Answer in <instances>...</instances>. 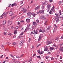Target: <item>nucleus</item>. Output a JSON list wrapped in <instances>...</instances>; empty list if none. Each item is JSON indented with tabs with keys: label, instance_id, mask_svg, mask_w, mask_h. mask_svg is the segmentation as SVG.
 <instances>
[{
	"label": "nucleus",
	"instance_id": "0eeeda50",
	"mask_svg": "<svg viewBox=\"0 0 63 63\" xmlns=\"http://www.w3.org/2000/svg\"><path fill=\"white\" fill-rule=\"evenodd\" d=\"M33 25L35 26H37L38 25V23L35 22H33Z\"/></svg>",
	"mask_w": 63,
	"mask_h": 63
},
{
	"label": "nucleus",
	"instance_id": "338daca9",
	"mask_svg": "<svg viewBox=\"0 0 63 63\" xmlns=\"http://www.w3.org/2000/svg\"><path fill=\"white\" fill-rule=\"evenodd\" d=\"M31 34H34L33 32H31Z\"/></svg>",
	"mask_w": 63,
	"mask_h": 63
},
{
	"label": "nucleus",
	"instance_id": "dca6fc26",
	"mask_svg": "<svg viewBox=\"0 0 63 63\" xmlns=\"http://www.w3.org/2000/svg\"><path fill=\"white\" fill-rule=\"evenodd\" d=\"M41 38H42V36H40L38 40V42H39V41H40V40H41Z\"/></svg>",
	"mask_w": 63,
	"mask_h": 63
},
{
	"label": "nucleus",
	"instance_id": "ea45409f",
	"mask_svg": "<svg viewBox=\"0 0 63 63\" xmlns=\"http://www.w3.org/2000/svg\"><path fill=\"white\" fill-rule=\"evenodd\" d=\"M3 17V16L2 15H1V16L0 17V18H2Z\"/></svg>",
	"mask_w": 63,
	"mask_h": 63
},
{
	"label": "nucleus",
	"instance_id": "864d4df0",
	"mask_svg": "<svg viewBox=\"0 0 63 63\" xmlns=\"http://www.w3.org/2000/svg\"><path fill=\"white\" fill-rule=\"evenodd\" d=\"M16 36L14 35L13 36L14 38H16Z\"/></svg>",
	"mask_w": 63,
	"mask_h": 63
},
{
	"label": "nucleus",
	"instance_id": "72a5a7b5",
	"mask_svg": "<svg viewBox=\"0 0 63 63\" xmlns=\"http://www.w3.org/2000/svg\"><path fill=\"white\" fill-rule=\"evenodd\" d=\"M1 47L2 48H4V46L3 45H1Z\"/></svg>",
	"mask_w": 63,
	"mask_h": 63
},
{
	"label": "nucleus",
	"instance_id": "c85d7f7f",
	"mask_svg": "<svg viewBox=\"0 0 63 63\" xmlns=\"http://www.w3.org/2000/svg\"><path fill=\"white\" fill-rule=\"evenodd\" d=\"M36 22H37V23H39V20L37 19L36 20Z\"/></svg>",
	"mask_w": 63,
	"mask_h": 63
},
{
	"label": "nucleus",
	"instance_id": "f257e3e1",
	"mask_svg": "<svg viewBox=\"0 0 63 63\" xmlns=\"http://www.w3.org/2000/svg\"><path fill=\"white\" fill-rule=\"evenodd\" d=\"M32 15V13L30 12H28L27 14V15L28 17H30L31 15Z\"/></svg>",
	"mask_w": 63,
	"mask_h": 63
},
{
	"label": "nucleus",
	"instance_id": "4d7b16f0",
	"mask_svg": "<svg viewBox=\"0 0 63 63\" xmlns=\"http://www.w3.org/2000/svg\"><path fill=\"white\" fill-rule=\"evenodd\" d=\"M51 60H54V59L53 58V57L52 58H51Z\"/></svg>",
	"mask_w": 63,
	"mask_h": 63
},
{
	"label": "nucleus",
	"instance_id": "39448f33",
	"mask_svg": "<svg viewBox=\"0 0 63 63\" xmlns=\"http://www.w3.org/2000/svg\"><path fill=\"white\" fill-rule=\"evenodd\" d=\"M44 10H40L39 11L40 14H44Z\"/></svg>",
	"mask_w": 63,
	"mask_h": 63
},
{
	"label": "nucleus",
	"instance_id": "473e14b6",
	"mask_svg": "<svg viewBox=\"0 0 63 63\" xmlns=\"http://www.w3.org/2000/svg\"><path fill=\"white\" fill-rule=\"evenodd\" d=\"M37 58H39L40 59H41V58L40 57V56H39L37 57Z\"/></svg>",
	"mask_w": 63,
	"mask_h": 63
},
{
	"label": "nucleus",
	"instance_id": "f8f14e48",
	"mask_svg": "<svg viewBox=\"0 0 63 63\" xmlns=\"http://www.w3.org/2000/svg\"><path fill=\"white\" fill-rule=\"evenodd\" d=\"M19 44L21 46H22V44H23V42L22 41V40L21 41V42Z\"/></svg>",
	"mask_w": 63,
	"mask_h": 63
},
{
	"label": "nucleus",
	"instance_id": "e433bc0d",
	"mask_svg": "<svg viewBox=\"0 0 63 63\" xmlns=\"http://www.w3.org/2000/svg\"><path fill=\"white\" fill-rule=\"evenodd\" d=\"M23 33H24V32H23L21 33V34H20V35H23Z\"/></svg>",
	"mask_w": 63,
	"mask_h": 63
},
{
	"label": "nucleus",
	"instance_id": "f03ea898",
	"mask_svg": "<svg viewBox=\"0 0 63 63\" xmlns=\"http://www.w3.org/2000/svg\"><path fill=\"white\" fill-rule=\"evenodd\" d=\"M13 22L12 21H10V20H9L8 21V25L10 26L12 24Z\"/></svg>",
	"mask_w": 63,
	"mask_h": 63
},
{
	"label": "nucleus",
	"instance_id": "8fccbe9b",
	"mask_svg": "<svg viewBox=\"0 0 63 63\" xmlns=\"http://www.w3.org/2000/svg\"><path fill=\"white\" fill-rule=\"evenodd\" d=\"M57 19V17H55V20H56Z\"/></svg>",
	"mask_w": 63,
	"mask_h": 63
},
{
	"label": "nucleus",
	"instance_id": "2eb2a0df",
	"mask_svg": "<svg viewBox=\"0 0 63 63\" xmlns=\"http://www.w3.org/2000/svg\"><path fill=\"white\" fill-rule=\"evenodd\" d=\"M56 30H57V28H56V27L54 29V32H55L56 31Z\"/></svg>",
	"mask_w": 63,
	"mask_h": 63
},
{
	"label": "nucleus",
	"instance_id": "603ef678",
	"mask_svg": "<svg viewBox=\"0 0 63 63\" xmlns=\"http://www.w3.org/2000/svg\"><path fill=\"white\" fill-rule=\"evenodd\" d=\"M39 13H39V11L38 12H36V14H38Z\"/></svg>",
	"mask_w": 63,
	"mask_h": 63
},
{
	"label": "nucleus",
	"instance_id": "58836bf2",
	"mask_svg": "<svg viewBox=\"0 0 63 63\" xmlns=\"http://www.w3.org/2000/svg\"><path fill=\"white\" fill-rule=\"evenodd\" d=\"M16 57L17 58H20V57H19V56H16Z\"/></svg>",
	"mask_w": 63,
	"mask_h": 63
},
{
	"label": "nucleus",
	"instance_id": "e2e57ef3",
	"mask_svg": "<svg viewBox=\"0 0 63 63\" xmlns=\"http://www.w3.org/2000/svg\"><path fill=\"white\" fill-rule=\"evenodd\" d=\"M3 33V34H4V35H6V33L5 32H4Z\"/></svg>",
	"mask_w": 63,
	"mask_h": 63
},
{
	"label": "nucleus",
	"instance_id": "7ed1b4c3",
	"mask_svg": "<svg viewBox=\"0 0 63 63\" xmlns=\"http://www.w3.org/2000/svg\"><path fill=\"white\" fill-rule=\"evenodd\" d=\"M30 26V24H28L27 25V27L25 29L24 31V32H26V31H27V29H29V27Z\"/></svg>",
	"mask_w": 63,
	"mask_h": 63
},
{
	"label": "nucleus",
	"instance_id": "6ab92c4d",
	"mask_svg": "<svg viewBox=\"0 0 63 63\" xmlns=\"http://www.w3.org/2000/svg\"><path fill=\"white\" fill-rule=\"evenodd\" d=\"M53 49H54V48L51 47H50V50H52Z\"/></svg>",
	"mask_w": 63,
	"mask_h": 63
},
{
	"label": "nucleus",
	"instance_id": "a18cd8bd",
	"mask_svg": "<svg viewBox=\"0 0 63 63\" xmlns=\"http://www.w3.org/2000/svg\"><path fill=\"white\" fill-rule=\"evenodd\" d=\"M36 55V54H34L33 55V57H34V56H35Z\"/></svg>",
	"mask_w": 63,
	"mask_h": 63
},
{
	"label": "nucleus",
	"instance_id": "4be33fe9",
	"mask_svg": "<svg viewBox=\"0 0 63 63\" xmlns=\"http://www.w3.org/2000/svg\"><path fill=\"white\" fill-rule=\"evenodd\" d=\"M59 39V37H57L56 39H55V40H57V41H58Z\"/></svg>",
	"mask_w": 63,
	"mask_h": 63
},
{
	"label": "nucleus",
	"instance_id": "c03bdc74",
	"mask_svg": "<svg viewBox=\"0 0 63 63\" xmlns=\"http://www.w3.org/2000/svg\"><path fill=\"white\" fill-rule=\"evenodd\" d=\"M41 44H39V45L37 46V47H39V46H41Z\"/></svg>",
	"mask_w": 63,
	"mask_h": 63
},
{
	"label": "nucleus",
	"instance_id": "774afa93",
	"mask_svg": "<svg viewBox=\"0 0 63 63\" xmlns=\"http://www.w3.org/2000/svg\"><path fill=\"white\" fill-rule=\"evenodd\" d=\"M3 16H4L5 15V12H4L2 14Z\"/></svg>",
	"mask_w": 63,
	"mask_h": 63
},
{
	"label": "nucleus",
	"instance_id": "69168bd1",
	"mask_svg": "<svg viewBox=\"0 0 63 63\" xmlns=\"http://www.w3.org/2000/svg\"><path fill=\"white\" fill-rule=\"evenodd\" d=\"M21 37L20 36H18V38H20Z\"/></svg>",
	"mask_w": 63,
	"mask_h": 63
},
{
	"label": "nucleus",
	"instance_id": "412c9836",
	"mask_svg": "<svg viewBox=\"0 0 63 63\" xmlns=\"http://www.w3.org/2000/svg\"><path fill=\"white\" fill-rule=\"evenodd\" d=\"M41 8L42 9V10H44V9H45V7L43 6H42Z\"/></svg>",
	"mask_w": 63,
	"mask_h": 63
},
{
	"label": "nucleus",
	"instance_id": "c9c22d12",
	"mask_svg": "<svg viewBox=\"0 0 63 63\" xmlns=\"http://www.w3.org/2000/svg\"><path fill=\"white\" fill-rule=\"evenodd\" d=\"M16 4L15 3H14V4H12V7H13Z\"/></svg>",
	"mask_w": 63,
	"mask_h": 63
},
{
	"label": "nucleus",
	"instance_id": "4c0bfd02",
	"mask_svg": "<svg viewBox=\"0 0 63 63\" xmlns=\"http://www.w3.org/2000/svg\"><path fill=\"white\" fill-rule=\"evenodd\" d=\"M8 5H9L8 6V7H11V6H12V5L11 4H9Z\"/></svg>",
	"mask_w": 63,
	"mask_h": 63
},
{
	"label": "nucleus",
	"instance_id": "aec40b11",
	"mask_svg": "<svg viewBox=\"0 0 63 63\" xmlns=\"http://www.w3.org/2000/svg\"><path fill=\"white\" fill-rule=\"evenodd\" d=\"M6 23V20L4 21L3 22V24L4 25V24H5Z\"/></svg>",
	"mask_w": 63,
	"mask_h": 63
},
{
	"label": "nucleus",
	"instance_id": "b1692460",
	"mask_svg": "<svg viewBox=\"0 0 63 63\" xmlns=\"http://www.w3.org/2000/svg\"><path fill=\"white\" fill-rule=\"evenodd\" d=\"M46 31V30L45 29H43L42 30V32L43 33H44L45 32V31Z\"/></svg>",
	"mask_w": 63,
	"mask_h": 63
},
{
	"label": "nucleus",
	"instance_id": "ddd939ff",
	"mask_svg": "<svg viewBox=\"0 0 63 63\" xmlns=\"http://www.w3.org/2000/svg\"><path fill=\"white\" fill-rule=\"evenodd\" d=\"M60 50L62 51V52H63V47H62V48H60L59 49Z\"/></svg>",
	"mask_w": 63,
	"mask_h": 63
},
{
	"label": "nucleus",
	"instance_id": "6e6d98bb",
	"mask_svg": "<svg viewBox=\"0 0 63 63\" xmlns=\"http://www.w3.org/2000/svg\"><path fill=\"white\" fill-rule=\"evenodd\" d=\"M8 35H10V36H11V35H12V34L9 33V34H8Z\"/></svg>",
	"mask_w": 63,
	"mask_h": 63
},
{
	"label": "nucleus",
	"instance_id": "13d9d810",
	"mask_svg": "<svg viewBox=\"0 0 63 63\" xmlns=\"http://www.w3.org/2000/svg\"><path fill=\"white\" fill-rule=\"evenodd\" d=\"M56 16H58V14H55Z\"/></svg>",
	"mask_w": 63,
	"mask_h": 63
},
{
	"label": "nucleus",
	"instance_id": "bb28decb",
	"mask_svg": "<svg viewBox=\"0 0 63 63\" xmlns=\"http://www.w3.org/2000/svg\"><path fill=\"white\" fill-rule=\"evenodd\" d=\"M48 58H49V56H47L46 57V58L47 59Z\"/></svg>",
	"mask_w": 63,
	"mask_h": 63
},
{
	"label": "nucleus",
	"instance_id": "09e8293b",
	"mask_svg": "<svg viewBox=\"0 0 63 63\" xmlns=\"http://www.w3.org/2000/svg\"><path fill=\"white\" fill-rule=\"evenodd\" d=\"M61 39H63V35L61 37Z\"/></svg>",
	"mask_w": 63,
	"mask_h": 63
},
{
	"label": "nucleus",
	"instance_id": "9d476101",
	"mask_svg": "<svg viewBox=\"0 0 63 63\" xmlns=\"http://www.w3.org/2000/svg\"><path fill=\"white\" fill-rule=\"evenodd\" d=\"M51 42L47 41V45L51 44Z\"/></svg>",
	"mask_w": 63,
	"mask_h": 63
},
{
	"label": "nucleus",
	"instance_id": "a878e982",
	"mask_svg": "<svg viewBox=\"0 0 63 63\" xmlns=\"http://www.w3.org/2000/svg\"><path fill=\"white\" fill-rule=\"evenodd\" d=\"M32 15L33 16V17H35V16L36 15L35 14H33L32 13Z\"/></svg>",
	"mask_w": 63,
	"mask_h": 63
},
{
	"label": "nucleus",
	"instance_id": "2f4dec72",
	"mask_svg": "<svg viewBox=\"0 0 63 63\" xmlns=\"http://www.w3.org/2000/svg\"><path fill=\"white\" fill-rule=\"evenodd\" d=\"M44 4H45V5H47V1H45L44 3Z\"/></svg>",
	"mask_w": 63,
	"mask_h": 63
},
{
	"label": "nucleus",
	"instance_id": "6e6552de",
	"mask_svg": "<svg viewBox=\"0 0 63 63\" xmlns=\"http://www.w3.org/2000/svg\"><path fill=\"white\" fill-rule=\"evenodd\" d=\"M45 48L44 49V51H47V50H48V48H47V47H44Z\"/></svg>",
	"mask_w": 63,
	"mask_h": 63
},
{
	"label": "nucleus",
	"instance_id": "cd10ccee",
	"mask_svg": "<svg viewBox=\"0 0 63 63\" xmlns=\"http://www.w3.org/2000/svg\"><path fill=\"white\" fill-rule=\"evenodd\" d=\"M44 51H42L40 53V54H43V53H44Z\"/></svg>",
	"mask_w": 63,
	"mask_h": 63
},
{
	"label": "nucleus",
	"instance_id": "79ce46f5",
	"mask_svg": "<svg viewBox=\"0 0 63 63\" xmlns=\"http://www.w3.org/2000/svg\"><path fill=\"white\" fill-rule=\"evenodd\" d=\"M52 13V11H50L49 12V14H51V13Z\"/></svg>",
	"mask_w": 63,
	"mask_h": 63
},
{
	"label": "nucleus",
	"instance_id": "20e7f679",
	"mask_svg": "<svg viewBox=\"0 0 63 63\" xmlns=\"http://www.w3.org/2000/svg\"><path fill=\"white\" fill-rule=\"evenodd\" d=\"M54 8H55V7L54 6H53V7H52V8L51 10V11H52V13H54V12H55V10L54 9Z\"/></svg>",
	"mask_w": 63,
	"mask_h": 63
},
{
	"label": "nucleus",
	"instance_id": "f704fd0d",
	"mask_svg": "<svg viewBox=\"0 0 63 63\" xmlns=\"http://www.w3.org/2000/svg\"><path fill=\"white\" fill-rule=\"evenodd\" d=\"M59 13H60V15H61L62 14H61V10H60L59 11Z\"/></svg>",
	"mask_w": 63,
	"mask_h": 63
},
{
	"label": "nucleus",
	"instance_id": "5fc2aeb1",
	"mask_svg": "<svg viewBox=\"0 0 63 63\" xmlns=\"http://www.w3.org/2000/svg\"><path fill=\"white\" fill-rule=\"evenodd\" d=\"M16 63H20L19 61H17L16 62Z\"/></svg>",
	"mask_w": 63,
	"mask_h": 63
},
{
	"label": "nucleus",
	"instance_id": "a211bd4d",
	"mask_svg": "<svg viewBox=\"0 0 63 63\" xmlns=\"http://www.w3.org/2000/svg\"><path fill=\"white\" fill-rule=\"evenodd\" d=\"M9 11L6 12V13L5 14L4 16V17H6V16H7V14H8V13H9Z\"/></svg>",
	"mask_w": 63,
	"mask_h": 63
},
{
	"label": "nucleus",
	"instance_id": "4468645a",
	"mask_svg": "<svg viewBox=\"0 0 63 63\" xmlns=\"http://www.w3.org/2000/svg\"><path fill=\"white\" fill-rule=\"evenodd\" d=\"M39 8H40V7L38 6L37 7L35 8V10H38V9H39Z\"/></svg>",
	"mask_w": 63,
	"mask_h": 63
},
{
	"label": "nucleus",
	"instance_id": "bf43d9fd",
	"mask_svg": "<svg viewBox=\"0 0 63 63\" xmlns=\"http://www.w3.org/2000/svg\"><path fill=\"white\" fill-rule=\"evenodd\" d=\"M17 32H15L14 33V34H17Z\"/></svg>",
	"mask_w": 63,
	"mask_h": 63
},
{
	"label": "nucleus",
	"instance_id": "de8ad7c7",
	"mask_svg": "<svg viewBox=\"0 0 63 63\" xmlns=\"http://www.w3.org/2000/svg\"><path fill=\"white\" fill-rule=\"evenodd\" d=\"M11 57H12L13 58H14V56L13 55H11Z\"/></svg>",
	"mask_w": 63,
	"mask_h": 63
},
{
	"label": "nucleus",
	"instance_id": "49530a36",
	"mask_svg": "<svg viewBox=\"0 0 63 63\" xmlns=\"http://www.w3.org/2000/svg\"><path fill=\"white\" fill-rule=\"evenodd\" d=\"M31 38H30L29 39V42H30V41H31Z\"/></svg>",
	"mask_w": 63,
	"mask_h": 63
},
{
	"label": "nucleus",
	"instance_id": "5701e85b",
	"mask_svg": "<svg viewBox=\"0 0 63 63\" xmlns=\"http://www.w3.org/2000/svg\"><path fill=\"white\" fill-rule=\"evenodd\" d=\"M51 6L49 5H47V7L48 8H49Z\"/></svg>",
	"mask_w": 63,
	"mask_h": 63
},
{
	"label": "nucleus",
	"instance_id": "37998d69",
	"mask_svg": "<svg viewBox=\"0 0 63 63\" xmlns=\"http://www.w3.org/2000/svg\"><path fill=\"white\" fill-rule=\"evenodd\" d=\"M32 29H34V27L33 26H32Z\"/></svg>",
	"mask_w": 63,
	"mask_h": 63
},
{
	"label": "nucleus",
	"instance_id": "a19ab883",
	"mask_svg": "<svg viewBox=\"0 0 63 63\" xmlns=\"http://www.w3.org/2000/svg\"><path fill=\"white\" fill-rule=\"evenodd\" d=\"M39 32H42V31L41 29H40L39 30Z\"/></svg>",
	"mask_w": 63,
	"mask_h": 63
},
{
	"label": "nucleus",
	"instance_id": "3c124183",
	"mask_svg": "<svg viewBox=\"0 0 63 63\" xmlns=\"http://www.w3.org/2000/svg\"><path fill=\"white\" fill-rule=\"evenodd\" d=\"M37 52L38 53H39L40 54V50H38L37 51Z\"/></svg>",
	"mask_w": 63,
	"mask_h": 63
},
{
	"label": "nucleus",
	"instance_id": "052dcab7",
	"mask_svg": "<svg viewBox=\"0 0 63 63\" xmlns=\"http://www.w3.org/2000/svg\"><path fill=\"white\" fill-rule=\"evenodd\" d=\"M16 29H18V27H16Z\"/></svg>",
	"mask_w": 63,
	"mask_h": 63
},
{
	"label": "nucleus",
	"instance_id": "680f3d73",
	"mask_svg": "<svg viewBox=\"0 0 63 63\" xmlns=\"http://www.w3.org/2000/svg\"><path fill=\"white\" fill-rule=\"evenodd\" d=\"M21 22H24V21L23 20H22L20 21Z\"/></svg>",
	"mask_w": 63,
	"mask_h": 63
},
{
	"label": "nucleus",
	"instance_id": "c756f323",
	"mask_svg": "<svg viewBox=\"0 0 63 63\" xmlns=\"http://www.w3.org/2000/svg\"><path fill=\"white\" fill-rule=\"evenodd\" d=\"M59 19H57L56 20V22H58L59 21Z\"/></svg>",
	"mask_w": 63,
	"mask_h": 63
},
{
	"label": "nucleus",
	"instance_id": "1a4fd4ad",
	"mask_svg": "<svg viewBox=\"0 0 63 63\" xmlns=\"http://www.w3.org/2000/svg\"><path fill=\"white\" fill-rule=\"evenodd\" d=\"M34 32L36 34H38V31L37 30L36 31L35 30H34Z\"/></svg>",
	"mask_w": 63,
	"mask_h": 63
},
{
	"label": "nucleus",
	"instance_id": "f3484780",
	"mask_svg": "<svg viewBox=\"0 0 63 63\" xmlns=\"http://www.w3.org/2000/svg\"><path fill=\"white\" fill-rule=\"evenodd\" d=\"M51 27L50 26H49L47 28V31L48 30H49V29Z\"/></svg>",
	"mask_w": 63,
	"mask_h": 63
},
{
	"label": "nucleus",
	"instance_id": "423d86ee",
	"mask_svg": "<svg viewBox=\"0 0 63 63\" xmlns=\"http://www.w3.org/2000/svg\"><path fill=\"white\" fill-rule=\"evenodd\" d=\"M40 18L41 19H46V18L45 17V16H44L43 15H42L40 17Z\"/></svg>",
	"mask_w": 63,
	"mask_h": 63
},
{
	"label": "nucleus",
	"instance_id": "393cba45",
	"mask_svg": "<svg viewBox=\"0 0 63 63\" xmlns=\"http://www.w3.org/2000/svg\"><path fill=\"white\" fill-rule=\"evenodd\" d=\"M27 11V9H25L24 10V13H26V12Z\"/></svg>",
	"mask_w": 63,
	"mask_h": 63
},
{
	"label": "nucleus",
	"instance_id": "9b49d317",
	"mask_svg": "<svg viewBox=\"0 0 63 63\" xmlns=\"http://www.w3.org/2000/svg\"><path fill=\"white\" fill-rule=\"evenodd\" d=\"M26 21L28 23L30 22V20L29 19H26Z\"/></svg>",
	"mask_w": 63,
	"mask_h": 63
},
{
	"label": "nucleus",
	"instance_id": "7c9ffc66",
	"mask_svg": "<svg viewBox=\"0 0 63 63\" xmlns=\"http://www.w3.org/2000/svg\"><path fill=\"white\" fill-rule=\"evenodd\" d=\"M9 14L10 15H11V14H13V12L12 11H10L9 12Z\"/></svg>",
	"mask_w": 63,
	"mask_h": 63
},
{
	"label": "nucleus",
	"instance_id": "0e129e2a",
	"mask_svg": "<svg viewBox=\"0 0 63 63\" xmlns=\"http://www.w3.org/2000/svg\"><path fill=\"white\" fill-rule=\"evenodd\" d=\"M49 2H52V0H49Z\"/></svg>",
	"mask_w": 63,
	"mask_h": 63
}]
</instances>
